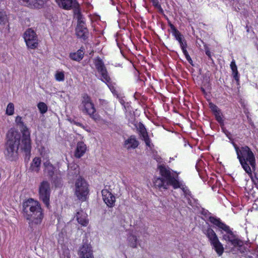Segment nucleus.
<instances>
[{
	"label": "nucleus",
	"instance_id": "obj_40",
	"mask_svg": "<svg viewBox=\"0 0 258 258\" xmlns=\"http://www.w3.org/2000/svg\"><path fill=\"white\" fill-rule=\"evenodd\" d=\"M107 86L108 87H109V88L110 89V91H111V92L114 94V95H116L117 94V91H116L115 90V88H114V86H113L111 84H110L109 83H108L107 84Z\"/></svg>",
	"mask_w": 258,
	"mask_h": 258
},
{
	"label": "nucleus",
	"instance_id": "obj_35",
	"mask_svg": "<svg viewBox=\"0 0 258 258\" xmlns=\"http://www.w3.org/2000/svg\"><path fill=\"white\" fill-rule=\"evenodd\" d=\"M55 78L57 81H63L64 80V75L63 72H57L55 75Z\"/></svg>",
	"mask_w": 258,
	"mask_h": 258
},
{
	"label": "nucleus",
	"instance_id": "obj_45",
	"mask_svg": "<svg viewBox=\"0 0 258 258\" xmlns=\"http://www.w3.org/2000/svg\"><path fill=\"white\" fill-rule=\"evenodd\" d=\"M224 133L226 135V136L229 139H231L230 134L227 130H223Z\"/></svg>",
	"mask_w": 258,
	"mask_h": 258
},
{
	"label": "nucleus",
	"instance_id": "obj_34",
	"mask_svg": "<svg viewBox=\"0 0 258 258\" xmlns=\"http://www.w3.org/2000/svg\"><path fill=\"white\" fill-rule=\"evenodd\" d=\"M7 22V17L5 12H0V26Z\"/></svg>",
	"mask_w": 258,
	"mask_h": 258
},
{
	"label": "nucleus",
	"instance_id": "obj_37",
	"mask_svg": "<svg viewBox=\"0 0 258 258\" xmlns=\"http://www.w3.org/2000/svg\"><path fill=\"white\" fill-rule=\"evenodd\" d=\"M180 44V46L182 49V52H184V50H186V41L183 39L181 40V41L178 42Z\"/></svg>",
	"mask_w": 258,
	"mask_h": 258
},
{
	"label": "nucleus",
	"instance_id": "obj_3",
	"mask_svg": "<svg viewBox=\"0 0 258 258\" xmlns=\"http://www.w3.org/2000/svg\"><path fill=\"white\" fill-rule=\"evenodd\" d=\"M7 141L6 144V149L5 154L7 158L11 160L17 156V151L20 148L22 151L24 152L26 156H29L21 148L22 143L20 144L21 134L20 133L13 128H11L7 135Z\"/></svg>",
	"mask_w": 258,
	"mask_h": 258
},
{
	"label": "nucleus",
	"instance_id": "obj_20",
	"mask_svg": "<svg viewBox=\"0 0 258 258\" xmlns=\"http://www.w3.org/2000/svg\"><path fill=\"white\" fill-rule=\"evenodd\" d=\"M209 220L211 223L218 226L219 228L222 229L226 233H228L231 231L229 227L225 224L224 223H222L220 221V219H217L215 217H210Z\"/></svg>",
	"mask_w": 258,
	"mask_h": 258
},
{
	"label": "nucleus",
	"instance_id": "obj_26",
	"mask_svg": "<svg viewBox=\"0 0 258 258\" xmlns=\"http://www.w3.org/2000/svg\"><path fill=\"white\" fill-rule=\"evenodd\" d=\"M128 243L130 246L133 248H136L137 246L138 238L136 236L130 234L128 237Z\"/></svg>",
	"mask_w": 258,
	"mask_h": 258
},
{
	"label": "nucleus",
	"instance_id": "obj_44",
	"mask_svg": "<svg viewBox=\"0 0 258 258\" xmlns=\"http://www.w3.org/2000/svg\"><path fill=\"white\" fill-rule=\"evenodd\" d=\"M205 52H206V54L208 56L209 58L212 59L211 52H210L209 49L207 47L205 48Z\"/></svg>",
	"mask_w": 258,
	"mask_h": 258
},
{
	"label": "nucleus",
	"instance_id": "obj_41",
	"mask_svg": "<svg viewBox=\"0 0 258 258\" xmlns=\"http://www.w3.org/2000/svg\"><path fill=\"white\" fill-rule=\"evenodd\" d=\"M210 108L214 112V114L220 111L218 107L214 104H210Z\"/></svg>",
	"mask_w": 258,
	"mask_h": 258
},
{
	"label": "nucleus",
	"instance_id": "obj_9",
	"mask_svg": "<svg viewBox=\"0 0 258 258\" xmlns=\"http://www.w3.org/2000/svg\"><path fill=\"white\" fill-rule=\"evenodd\" d=\"M45 172L49 176L55 186L59 185L61 181V174L59 170L54 167L48 161L44 163Z\"/></svg>",
	"mask_w": 258,
	"mask_h": 258
},
{
	"label": "nucleus",
	"instance_id": "obj_47",
	"mask_svg": "<svg viewBox=\"0 0 258 258\" xmlns=\"http://www.w3.org/2000/svg\"><path fill=\"white\" fill-rule=\"evenodd\" d=\"M78 124L80 126H82L83 127V126L82 125V124L80 123H78Z\"/></svg>",
	"mask_w": 258,
	"mask_h": 258
},
{
	"label": "nucleus",
	"instance_id": "obj_12",
	"mask_svg": "<svg viewBox=\"0 0 258 258\" xmlns=\"http://www.w3.org/2000/svg\"><path fill=\"white\" fill-rule=\"evenodd\" d=\"M55 1L60 7L64 9L70 10L73 9L74 15L76 9L80 11L79 5L76 0H55Z\"/></svg>",
	"mask_w": 258,
	"mask_h": 258
},
{
	"label": "nucleus",
	"instance_id": "obj_16",
	"mask_svg": "<svg viewBox=\"0 0 258 258\" xmlns=\"http://www.w3.org/2000/svg\"><path fill=\"white\" fill-rule=\"evenodd\" d=\"M80 173L79 166L75 163H72L68 166V176L70 180L73 179L75 177H77Z\"/></svg>",
	"mask_w": 258,
	"mask_h": 258
},
{
	"label": "nucleus",
	"instance_id": "obj_6",
	"mask_svg": "<svg viewBox=\"0 0 258 258\" xmlns=\"http://www.w3.org/2000/svg\"><path fill=\"white\" fill-rule=\"evenodd\" d=\"M15 122L23 134L21 148L27 154H29L31 150V142L28 128L23 121L22 117L17 116L15 119Z\"/></svg>",
	"mask_w": 258,
	"mask_h": 258
},
{
	"label": "nucleus",
	"instance_id": "obj_4",
	"mask_svg": "<svg viewBox=\"0 0 258 258\" xmlns=\"http://www.w3.org/2000/svg\"><path fill=\"white\" fill-rule=\"evenodd\" d=\"M235 148L237 158L245 171L248 174L251 173V170L249 166L250 165L252 168L255 167V160L254 156L247 146L241 147L240 149L234 143H233Z\"/></svg>",
	"mask_w": 258,
	"mask_h": 258
},
{
	"label": "nucleus",
	"instance_id": "obj_25",
	"mask_svg": "<svg viewBox=\"0 0 258 258\" xmlns=\"http://www.w3.org/2000/svg\"><path fill=\"white\" fill-rule=\"evenodd\" d=\"M207 236L208 237L210 243L214 242L215 240L218 239L216 234L214 231L210 228H208L205 232Z\"/></svg>",
	"mask_w": 258,
	"mask_h": 258
},
{
	"label": "nucleus",
	"instance_id": "obj_8",
	"mask_svg": "<svg viewBox=\"0 0 258 258\" xmlns=\"http://www.w3.org/2000/svg\"><path fill=\"white\" fill-rule=\"evenodd\" d=\"M89 193L88 185L86 180L79 176L75 184V195L78 200L85 201Z\"/></svg>",
	"mask_w": 258,
	"mask_h": 258
},
{
	"label": "nucleus",
	"instance_id": "obj_19",
	"mask_svg": "<svg viewBox=\"0 0 258 258\" xmlns=\"http://www.w3.org/2000/svg\"><path fill=\"white\" fill-rule=\"evenodd\" d=\"M139 145V142L134 136H131L124 141V146L127 150L135 149Z\"/></svg>",
	"mask_w": 258,
	"mask_h": 258
},
{
	"label": "nucleus",
	"instance_id": "obj_31",
	"mask_svg": "<svg viewBox=\"0 0 258 258\" xmlns=\"http://www.w3.org/2000/svg\"><path fill=\"white\" fill-rule=\"evenodd\" d=\"M40 155L45 159L48 158L49 150L47 148L41 146L39 149Z\"/></svg>",
	"mask_w": 258,
	"mask_h": 258
},
{
	"label": "nucleus",
	"instance_id": "obj_28",
	"mask_svg": "<svg viewBox=\"0 0 258 258\" xmlns=\"http://www.w3.org/2000/svg\"><path fill=\"white\" fill-rule=\"evenodd\" d=\"M95 65L99 73L106 69L103 62L100 58H98L95 60Z\"/></svg>",
	"mask_w": 258,
	"mask_h": 258
},
{
	"label": "nucleus",
	"instance_id": "obj_43",
	"mask_svg": "<svg viewBox=\"0 0 258 258\" xmlns=\"http://www.w3.org/2000/svg\"><path fill=\"white\" fill-rule=\"evenodd\" d=\"M233 78L235 79V80L237 81H238L239 80V76H238V71H234L232 72Z\"/></svg>",
	"mask_w": 258,
	"mask_h": 258
},
{
	"label": "nucleus",
	"instance_id": "obj_24",
	"mask_svg": "<svg viewBox=\"0 0 258 258\" xmlns=\"http://www.w3.org/2000/svg\"><path fill=\"white\" fill-rule=\"evenodd\" d=\"M211 244L212 245L213 248L215 249L219 256L222 255L224 252V247L222 244L220 242L218 239L212 242Z\"/></svg>",
	"mask_w": 258,
	"mask_h": 258
},
{
	"label": "nucleus",
	"instance_id": "obj_46",
	"mask_svg": "<svg viewBox=\"0 0 258 258\" xmlns=\"http://www.w3.org/2000/svg\"><path fill=\"white\" fill-rule=\"evenodd\" d=\"M170 27H171V29L172 30V33H174V30H177L175 27L172 24L170 25Z\"/></svg>",
	"mask_w": 258,
	"mask_h": 258
},
{
	"label": "nucleus",
	"instance_id": "obj_23",
	"mask_svg": "<svg viewBox=\"0 0 258 258\" xmlns=\"http://www.w3.org/2000/svg\"><path fill=\"white\" fill-rule=\"evenodd\" d=\"M84 55V49L81 47L76 52H71L69 56L72 60L80 61L83 59Z\"/></svg>",
	"mask_w": 258,
	"mask_h": 258
},
{
	"label": "nucleus",
	"instance_id": "obj_22",
	"mask_svg": "<svg viewBox=\"0 0 258 258\" xmlns=\"http://www.w3.org/2000/svg\"><path fill=\"white\" fill-rule=\"evenodd\" d=\"M86 146L83 142L78 143L75 153V157L80 158L83 156L86 151Z\"/></svg>",
	"mask_w": 258,
	"mask_h": 258
},
{
	"label": "nucleus",
	"instance_id": "obj_17",
	"mask_svg": "<svg viewBox=\"0 0 258 258\" xmlns=\"http://www.w3.org/2000/svg\"><path fill=\"white\" fill-rule=\"evenodd\" d=\"M139 132L141 138L144 141L146 146L151 148L153 145L149 138L146 130L143 124L139 125Z\"/></svg>",
	"mask_w": 258,
	"mask_h": 258
},
{
	"label": "nucleus",
	"instance_id": "obj_39",
	"mask_svg": "<svg viewBox=\"0 0 258 258\" xmlns=\"http://www.w3.org/2000/svg\"><path fill=\"white\" fill-rule=\"evenodd\" d=\"M184 55H185L187 60L188 61V62L191 64H192V60L191 58V57H190L189 55L188 54L187 50H184V52H183Z\"/></svg>",
	"mask_w": 258,
	"mask_h": 258
},
{
	"label": "nucleus",
	"instance_id": "obj_30",
	"mask_svg": "<svg viewBox=\"0 0 258 258\" xmlns=\"http://www.w3.org/2000/svg\"><path fill=\"white\" fill-rule=\"evenodd\" d=\"M99 73L101 75V80L104 82L106 83L107 84L109 83L110 79L108 75V73L106 69L104 70V71L100 72Z\"/></svg>",
	"mask_w": 258,
	"mask_h": 258
},
{
	"label": "nucleus",
	"instance_id": "obj_42",
	"mask_svg": "<svg viewBox=\"0 0 258 258\" xmlns=\"http://www.w3.org/2000/svg\"><path fill=\"white\" fill-rule=\"evenodd\" d=\"M230 68L232 71V72L234 71H236L237 70V66L235 64V62L234 60H233L231 62V64H230Z\"/></svg>",
	"mask_w": 258,
	"mask_h": 258
},
{
	"label": "nucleus",
	"instance_id": "obj_13",
	"mask_svg": "<svg viewBox=\"0 0 258 258\" xmlns=\"http://www.w3.org/2000/svg\"><path fill=\"white\" fill-rule=\"evenodd\" d=\"M223 239L230 242L234 246L241 247L243 245L242 241L238 239L232 231L224 234Z\"/></svg>",
	"mask_w": 258,
	"mask_h": 258
},
{
	"label": "nucleus",
	"instance_id": "obj_14",
	"mask_svg": "<svg viewBox=\"0 0 258 258\" xmlns=\"http://www.w3.org/2000/svg\"><path fill=\"white\" fill-rule=\"evenodd\" d=\"M103 200L107 206L109 207H113L115 202V197L107 189H104L102 190Z\"/></svg>",
	"mask_w": 258,
	"mask_h": 258
},
{
	"label": "nucleus",
	"instance_id": "obj_1",
	"mask_svg": "<svg viewBox=\"0 0 258 258\" xmlns=\"http://www.w3.org/2000/svg\"><path fill=\"white\" fill-rule=\"evenodd\" d=\"M161 177H155L154 185L156 188L162 189H168L169 185L174 188H180L182 189L185 196L188 198L190 196V191L186 186L178 179V175L176 172L171 170L168 166L164 165H159L158 166Z\"/></svg>",
	"mask_w": 258,
	"mask_h": 258
},
{
	"label": "nucleus",
	"instance_id": "obj_21",
	"mask_svg": "<svg viewBox=\"0 0 258 258\" xmlns=\"http://www.w3.org/2000/svg\"><path fill=\"white\" fill-rule=\"evenodd\" d=\"M76 218L78 222L83 226H86L88 223V220L87 219V215L83 211H80L77 212L76 215Z\"/></svg>",
	"mask_w": 258,
	"mask_h": 258
},
{
	"label": "nucleus",
	"instance_id": "obj_29",
	"mask_svg": "<svg viewBox=\"0 0 258 258\" xmlns=\"http://www.w3.org/2000/svg\"><path fill=\"white\" fill-rule=\"evenodd\" d=\"M99 104L102 107V109L107 112L110 110V106L107 100L104 99H99Z\"/></svg>",
	"mask_w": 258,
	"mask_h": 258
},
{
	"label": "nucleus",
	"instance_id": "obj_11",
	"mask_svg": "<svg viewBox=\"0 0 258 258\" xmlns=\"http://www.w3.org/2000/svg\"><path fill=\"white\" fill-rule=\"evenodd\" d=\"M24 38L27 46L31 49L37 47L38 40L36 34L34 30L28 29L24 33Z\"/></svg>",
	"mask_w": 258,
	"mask_h": 258
},
{
	"label": "nucleus",
	"instance_id": "obj_10",
	"mask_svg": "<svg viewBox=\"0 0 258 258\" xmlns=\"http://www.w3.org/2000/svg\"><path fill=\"white\" fill-rule=\"evenodd\" d=\"M51 193L50 183L47 181H43L39 186V198L46 207L49 206V199Z\"/></svg>",
	"mask_w": 258,
	"mask_h": 258
},
{
	"label": "nucleus",
	"instance_id": "obj_32",
	"mask_svg": "<svg viewBox=\"0 0 258 258\" xmlns=\"http://www.w3.org/2000/svg\"><path fill=\"white\" fill-rule=\"evenodd\" d=\"M14 112V105L12 103H9L7 107L6 113L8 115H12Z\"/></svg>",
	"mask_w": 258,
	"mask_h": 258
},
{
	"label": "nucleus",
	"instance_id": "obj_38",
	"mask_svg": "<svg viewBox=\"0 0 258 258\" xmlns=\"http://www.w3.org/2000/svg\"><path fill=\"white\" fill-rule=\"evenodd\" d=\"M216 120L220 123L223 122V119L221 115L220 111L214 114Z\"/></svg>",
	"mask_w": 258,
	"mask_h": 258
},
{
	"label": "nucleus",
	"instance_id": "obj_2",
	"mask_svg": "<svg viewBox=\"0 0 258 258\" xmlns=\"http://www.w3.org/2000/svg\"><path fill=\"white\" fill-rule=\"evenodd\" d=\"M23 211L25 218L32 228L41 223L43 219L42 210L38 201L29 199L24 202Z\"/></svg>",
	"mask_w": 258,
	"mask_h": 258
},
{
	"label": "nucleus",
	"instance_id": "obj_7",
	"mask_svg": "<svg viewBox=\"0 0 258 258\" xmlns=\"http://www.w3.org/2000/svg\"><path fill=\"white\" fill-rule=\"evenodd\" d=\"M74 17L77 20V26L76 28V35L83 40L86 39L88 37L89 32L86 26L84 16L79 10L76 9Z\"/></svg>",
	"mask_w": 258,
	"mask_h": 258
},
{
	"label": "nucleus",
	"instance_id": "obj_33",
	"mask_svg": "<svg viewBox=\"0 0 258 258\" xmlns=\"http://www.w3.org/2000/svg\"><path fill=\"white\" fill-rule=\"evenodd\" d=\"M37 107L41 113L44 114L47 111V106L44 102H40L38 104Z\"/></svg>",
	"mask_w": 258,
	"mask_h": 258
},
{
	"label": "nucleus",
	"instance_id": "obj_18",
	"mask_svg": "<svg viewBox=\"0 0 258 258\" xmlns=\"http://www.w3.org/2000/svg\"><path fill=\"white\" fill-rule=\"evenodd\" d=\"M81 258H93L91 246L88 244L83 245L80 250Z\"/></svg>",
	"mask_w": 258,
	"mask_h": 258
},
{
	"label": "nucleus",
	"instance_id": "obj_27",
	"mask_svg": "<svg viewBox=\"0 0 258 258\" xmlns=\"http://www.w3.org/2000/svg\"><path fill=\"white\" fill-rule=\"evenodd\" d=\"M41 164V159L39 157H35L31 163V167L32 170L36 172L39 170V168Z\"/></svg>",
	"mask_w": 258,
	"mask_h": 258
},
{
	"label": "nucleus",
	"instance_id": "obj_5",
	"mask_svg": "<svg viewBox=\"0 0 258 258\" xmlns=\"http://www.w3.org/2000/svg\"><path fill=\"white\" fill-rule=\"evenodd\" d=\"M80 108L84 114L88 115L95 121L98 122L101 120V116L96 113V109L91 97L87 94L82 96Z\"/></svg>",
	"mask_w": 258,
	"mask_h": 258
},
{
	"label": "nucleus",
	"instance_id": "obj_36",
	"mask_svg": "<svg viewBox=\"0 0 258 258\" xmlns=\"http://www.w3.org/2000/svg\"><path fill=\"white\" fill-rule=\"evenodd\" d=\"M172 34L178 42L181 41V40L183 39L182 35L177 30H174V33H173Z\"/></svg>",
	"mask_w": 258,
	"mask_h": 258
},
{
	"label": "nucleus",
	"instance_id": "obj_15",
	"mask_svg": "<svg viewBox=\"0 0 258 258\" xmlns=\"http://www.w3.org/2000/svg\"><path fill=\"white\" fill-rule=\"evenodd\" d=\"M26 6L32 8L40 9L46 3L47 0H18Z\"/></svg>",
	"mask_w": 258,
	"mask_h": 258
}]
</instances>
